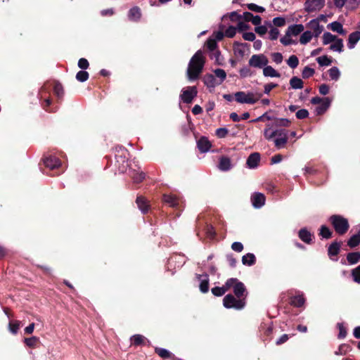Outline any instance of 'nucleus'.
Returning a JSON list of instances; mask_svg holds the SVG:
<instances>
[{
    "label": "nucleus",
    "mask_w": 360,
    "mask_h": 360,
    "mask_svg": "<svg viewBox=\"0 0 360 360\" xmlns=\"http://www.w3.org/2000/svg\"><path fill=\"white\" fill-rule=\"evenodd\" d=\"M205 60L201 51H198L191 58L187 69L189 80L196 79L202 71Z\"/></svg>",
    "instance_id": "obj_1"
},
{
    "label": "nucleus",
    "mask_w": 360,
    "mask_h": 360,
    "mask_svg": "<svg viewBox=\"0 0 360 360\" xmlns=\"http://www.w3.org/2000/svg\"><path fill=\"white\" fill-rule=\"evenodd\" d=\"M262 96L263 94L258 91H238L234 94L235 100L242 104H255Z\"/></svg>",
    "instance_id": "obj_2"
},
{
    "label": "nucleus",
    "mask_w": 360,
    "mask_h": 360,
    "mask_svg": "<svg viewBox=\"0 0 360 360\" xmlns=\"http://www.w3.org/2000/svg\"><path fill=\"white\" fill-rule=\"evenodd\" d=\"M226 287L229 288V290L232 288L236 297L246 300L247 290L245 285L238 279L235 278L228 279L226 281Z\"/></svg>",
    "instance_id": "obj_3"
},
{
    "label": "nucleus",
    "mask_w": 360,
    "mask_h": 360,
    "mask_svg": "<svg viewBox=\"0 0 360 360\" xmlns=\"http://www.w3.org/2000/svg\"><path fill=\"white\" fill-rule=\"evenodd\" d=\"M223 305L226 309L241 310L245 307L246 300L245 298H240L232 294H228L223 299Z\"/></svg>",
    "instance_id": "obj_4"
},
{
    "label": "nucleus",
    "mask_w": 360,
    "mask_h": 360,
    "mask_svg": "<svg viewBox=\"0 0 360 360\" xmlns=\"http://www.w3.org/2000/svg\"><path fill=\"white\" fill-rule=\"evenodd\" d=\"M330 221L335 231L340 235L345 234L349 229V225L347 219L340 215H332L330 217Z\"/></svg>",
    "instance_id": "obj_5"
},
{
    "label": "nucleus",
    "mask_w": 360,
    "mask_h": 360,
    "mask_svg": "<svg viewBox=\"0 0 360 360\" xmlns=\"http://www.w3.org/2000/svg\"><path fill=\"white\" fill-rule=\"evenodd\" d=\"M269 63V60L264 54H255L252 55L249 61L248 64L250 67L255 68H264Z\"/></svg>",
    "instance_id": "obj_6"
},
{
    "label": "nucleus",
    "mask_w": 360,
    "mask_h": 360,
    "mask_svg": "<svg viewBox=\"0 0 360 360\" xmlns=\"http://www.w3.org/2000/svg\"><path fill=\"white\" fill-rule=\"evenodd\" d=\"M288 140L287 131L285 129H276L274 136V145L277 149L285 148Z\"/></svg>",
    "instance_id": "obj_7"
},
{
    "label": "nucleus",
    "mask_w": 360,
    "mask_h": 360,
    "mask_svg": "<svg viewBox=\"0 0 360 360\" xmlns=\"http://www.w3.org/2000/svg\"><path fill=\"white\" fill-rule=\"evenodd\" d=\"M326 0H307L304 3V10L307 13L316 12L325 6Z\"/></svg>",
    "instance_id": "obj_8"
},
{
    "label": "nucleus",
    "mask_w": 360,
    "mask_h": 360,
    "mask_svg": "<svg viewBox=\"0 0 360 360\" xmlns=\"http://www.w3.org/2000/svg\"><path fill=\"white\" fill-rule=\"evenodd\" d=\"M196 95V88L195 86H189L186 89L182 91L180 97L184 103H190Z\"/></svg>",
    "instance_id": "obj_9"
},
{
    "label": "nucleus",
    "mask_w": 360,
    "mask_h": 360,
    "mask_svg": "<svg viewBox=\"0 0 360 360\" xmlns=\"http://www.w3.org/2000/svg\"><path fill=\"white\" fill-rule=\"evenodd\" d=\"M251 202L254 207L260 208L265 203V196L261 193H255L251 197Z\"/></svg>",
    "instance_id": "obj_10"
},
{
    "label": "nucleus",
    "mask_w": 360,
    "mask_h": 360,
    "mask_svg": "<svg viewBox=\"0 0 360 360\" xmlns=\"http://www.w3.org/2000/svg\"><path fill=\"white\" fill-rule=\"evenodd\" d=\"M260 161V155L258 153H252L247 160L246 164L250 169H255L257 167Z\"/></svg>",
    "instance_id": "obj_11"
},
{
    "label": "nucleus",
    "mask_w": 360,
    "mask_h": 360,
    "mask_svg": "<svg viewBox=\"0 0 360 360\" xmlns=\"http://www.w3.org/2000/svg\"><path fill=\"white\" fill-rule=\"evenodd\" d=\"M360 40V32L356 31L351 33L348 37L347 46L349 49L355 47L357 42Z\"/></svg>",
    "instance_id": "obj_12"
},
{
    "label": "nucleus",
    "mask_w": 360,
    "mask_h": 360,
    "mask_svg": "<svg viewBox=\"0 0 360 360\" xmlns=\"http://www.w3.org/2000/svg\"><path fill=\"white\" fill-rule=\"evenodd\" d=\"M197 146L200 152L206 153L210 150L212 145L209 140L203 136L198 141Z\"/></svg>",
    "instance_id": "obj_13"
},
{
    "label": "nucleus",
    "mask_w": 360,
    "mask_h": 360,
    "mask_svg": "<svg viewBox=\"0 0 360 360\" xmlns=\"http://www.w3.org/2000/svg\"><path fill=\"white\" fill-rule=\"evenodd\" d=\"M203 82L208 88H214L216 86L220 84V82H218L217 79L212 74L205 75L203 78Z\"/></svg>",
    "instance_id": "obj_14"
},
{
    "label": "nucleus",
    "mask_w": 360,
    "mask_h": 360,
    "mask_svg": "<svg viewBox=\"0 0 360 360\" xmlns=\"http://www.w3.org/2000/svg\"><path fill=\"white\" fill-rule=\"evenodd\" d=\"M198 278L200 280V290L202 292L205 293L209 290V278L207 274L197 275Z\"/></svg>",
    "instance_id": "obj_15"
},
{
    "label": "nucleus",
    "mask_w": 360,
    "mask_h": 360,
    "mask_svg": "<svg viewBox=\"0 0 360 360\" xmlns=\"http://www.w3.org/2000/svg\"><path fill=\"white\" fill-rule=\"evenodd\" d=\"M327 27L328 29L331 30L333 32H338V34L343 35V36L347 34V32L343 28L342 25L338 21H334V22L328 24Z\"/></svg>",
    "instance_id": "obj_16"
},
{
    "label": "nucleus",
    "mask_w": 360,
    "mask_h": 360,
    "mask_svg": "<svg viewBox=\"0 0 360 360\" xmlns=\"http://www.w3.org/2000/svg\"><path fill=\"white\" fill-rule=\"evenodd\" d=\"M44 165L46 167L53 169L60 165V161L56 157L50 156L44 160Z\"/></svg>",
    "instance_id": "obj_17"
},
{
    "label": "nucleus",
    "mask_w": 360,
    "mask_h": 360,
    "mask_svg": "<svg viewBox=\"0 0 360 360\" xmlns=\"http://www.w3.org/2000/svg\"><path fill=\"white\" fill-rule=\"evenodd\" d=\"M136 202L138 207L142 212V213H146L148 211L149 204L147 200L143 196H138L136 198Z\"/></svg>",
    "instance_id": "obj_18"
},
{
    "label": "nucleus",
    "mask_w": 360,
    "mask_h": 360,
    "mask_svg": "<svg viewBox=\"0 0 360 360\" xmlns=\"http://www.w3.org/2000/svg\"><path fill=\"white\" fill-rule=\"evenodd\" d=\"M307 26L314 31V36L318 37L323 30V27L320 25L319 21L316 19L311 20L307 24Z\"/></svg>",
    "instance_id": "obj_19"
},
{
    "label": "nucleus",
    "mask_w": 360,
    "mask_h": 360,
    "mask_svg": "<svg viewBox=\"0 0 360 360\" xmlns=\"http://www.w3.org/2000/svg\"><path fill=\"white\" fill-rule=\"evenodd\" d=\"M141 17V10L138 6H134L129 9L128 12V18L131 21H138Z\"/></svg>",
    "instance_id": "obj_20"
},
{
    "label": "nucleus",
    "mask_w": 360,
    "mask_h": 360,
    "mask_svg": "<svg viewBox=\"0 0 360 360\" xmlns=\"http://www.w3.org/2000/svg\"><path fill=\"white\" fill-rule=\"evenodd\" d=\"M304 30V27L302 24H296L292 25L288 27L287 32L288 34H290L291 36H297L301 32H302Z\"/></svg>",
    "instance_id": "obj_21"
},
{
    "label": "nucleus",
    "mask_w": 360,
    "mask_h": 360,
    "mask_svg": "<svg viewBox=\"0 0 360 360\" xmlns=\"http://www.w3.org/2000/svg\"><path fill=\"white\" fill-rule=\"evenodd\" d=\"M343 40L340 38H337L330 46V49L333 51L341 53L343 51Z\"/></svg>",
    "instance_id": "obj_22"
},
{
    "label": "nucleus",
    "mask_w": 360,
    "mask_h": 360,
    "mask_svg": "<svg viewBox=\"0 0 360 360\" xmlns=\"http://www.w3.org/2000/svg\"><path fill=\"white\" fill-rule=\"evenodd\" d=\"M163 200L172 207H176L179 203V199L170 194H165L163 195Z\"/></svg>",
    "instance_id": "obj_23"
},
{
    "label": "nucleus",
    "mask_w": 360,
    "mask_h": 360,
    "mask_svg": "<svg viewBox=\"0 0 360 360\" xmlns=\"http://www.w3.org/2000/svg\"><path fill=\"white\" fill-rule=\"evenodd\" d=\"M263 75L265 77H280L281 75L271 66L267 65L263 68Z\"/></svg>",
    "instance_id": "obj_24"
},
{
    "label": "nucleus",
    "mask_w": 360,
    "mask_h": 360,
    "mask_svg": "<svg viewBox=\"0 0 360 360\" xmlns=\"http://www.w3.org/2000/svg\"><path fill=\"white\" fill-rule=\"evenodd\" d=\"M219 169L222 171H228L231 168V163L230 158L227 157H222L220 158L219 164Z\"/></svg>",
    "instance_id": "obj_25"
},
{
    "label": "nucleus",
    "mask_w": 360,
    "mask_h": 360,
    "mask_svg": "<svg viewBox=\"0 0 360 360\" xmlns=\"http://www.w3.org/2000/svg\"><path fill=\"white\" fill-rule=\"evenodd\" d=\"M330 105V100L329 98H324L323 103H321L320 105L316 107V112L318 115H321L326 111Z\"/></svg>",
    "instance_id": "obj_26"
},
{
    "label": "nucleus",
    "mask_w": 360,
    "mask_h": 360,
    "mask_svg": "<svg viewBox=\"0 0 360 360\" xmlns=\"http://www.w3.org/2000/svg\"><path fill=\"white\" fill-rule=\"evenodd\" d=\"M255 256L252 253H248L242 257V263L246 266H252L255 264Z\"/></svg>",
    "instance_id": "obj_27"
},
{
    "label": "nucleus",
    "mask_w": 360,
    "mask_h": 360,
    "mask_svg": "<svg viewBox=\"0 0 360 360\" xmlns=\"http://www.w3.org/2000/svg\"><path fill=\"white\" fill-rule=\"evenodd\" d=\"M290 85L293 89H301L303 88V82L297 77H292L290 79Z\"/></svg>",
    "instance_id": "obj_28"
},
{
    "label": "nucleus",
    "mask_w": 360,
    "mask_h": 360,
    "mask_svg": "<svg viewBox=\"0 0 360 360\" xmlns=\"http://www.w3.org/2000/svg\"><path fill=\"white\" fill-rule=\"evenodd\" d=\"M299 237L306 243H309L311 241V234L306 229H302L299 231Z\"/></svg>",
    "instance_id": "obj_29"
},
{
    "label": "nucleus",
    "mask_w": 360,
    "mask_h": 360,
    "mask_svg": "<svg viewBox=\"0 0 360 360\" xmlns=\"http://www.w3.org/2000/svg\"><path fill=\"white\" fill-rule=\"evenodd\" d=\"M347 259L350 264H356L360 261V252H354L348 253L347 255Z\"/></svg>",
    "instance_id": "obj_30"
},
{
    "label": "nucleus",
    "mask_w": 360,
    "mask_h": 360,
    "mask_svg": "<svg viewBox=\"0 0 360 360\" xmlns=\"http://www.w3.org/2000/svg\"><path fill=\"white\" fill-rule=\"evenodd\" d=\"M360 244V230L356 234L353 235L348 240L347 245L353 248Z\"/></svg>",
    "instance_id": "obj_31"
},
{
    "label": "nucleus",
    "mask_w": 360,
    "mask_h": 360,
    "mask_svg": "<svg viewBox=\"0 0 360 360\" xmlns=\"http://www.w3.org/2000/svg\"><path fill=\"white\" fill-rule=\"evenodd\" d=\"M131 340L132 342V344L138 346L141 345H144L146 341L149 342L148 340H146V338L141 335H134L131 338Z\"/></svg>",
    "instance_id": "obj_32"
},
{
    "label": "nucleus",
    "mask_w": 360,
    "mask_h": 360,
    "mask_svg": "<svg viewBox=\"0 0 360 360\" xmlns=\"http://www.w3.org/2000/svg\"><path fill=\"white\" fill-rule=\"evenodd\" d=\"M304 302L305 300L303 295H298L292 297L290 303L295 307H300L304 304Z\"/></svg>",
    "instance_id": "obj_33"
},
{
    "label": "nucleus",
    "mask_w": 360,
    "mask_h": 360,
    "mask_svg": "<svg viewBox=\"0 0 360 360\" xmlns=\"http://www.w3.org/2000/svg\"><path fill=\"white\" fill-rule=\"evenodd\" d=\"M337 38V36L332 34L330 32H326L322 37L323 44L324 45L332 44Z\"/></svg>",
    "instance_id": "obj_34"
},
{
    "label": "nucleus",
    "mask_w": 360,
    "mask_h": 360,
    "mask_svg": "<svg viewBox=\"0 0 360 360\" xmlns=\"http://www.w3.org/2000/svg\"><path fill=\"white\" fill-rule=\"evenodd\" d=\"M276 133V129L272 130L270 124H267L266 127L264 130V136L267 140H271L274 138Z\"/></svg>",
    "instance_id": "obj_35"
},
{
    "label": "nucleus",
    "mask_w": 360,
    "mask_h": 360,
    "mask_svg": "<svg viewBox=\"0 0 360 360\" xmlns=\"http://www.w3.org/2000/svg\"><path fill=\"white\" fill-rule=\"evenodd\" d=\"M313 34L311 31H305L300 36V42L302 44H306L311 40Z\"/></svg>",
    "instance_id": "obj_36"
},
{
    "label": "nucleus",
    "mask_w": 360,
    "mask_h": 360,
    "mask_svg": "<svg viewBox=\"0 0 360 360\" xmlns=\"http://www.w3.org/2000/svg\"><path fill=\"white\" fill-rule=\"evenodd\" d=\"M340 245L338 243H333L328 248V255L330 257L336 256L340 251Z\"/></svg>",
    "instance_id": "obj_37"
},
{
    "label": "nucleus",
    "mask_w": 360,
    "mask_h": 360,
    "mask_svg": "<svg viewBox=\"0 0 360 360\" xmlns=\"http://www.w3.org/2000/svg\"><path fill=\"white\" fill-rule=\"evenodd\" d=\"M229 290V288L226 287V283L222 287H214L212 289V292L215 296H221Z\"/></svg>",
    "instance_id": "obj_38"
},
{
    "label": "nucleus",
    "mask_w": 360,
    "mask_h": 360,
    "mask_svg": "<svg viewBox=\"0 0 360 360\" xmlns=\"http://www.w3.org/2000/svg\"><path fill=\"white\" fill-rule=\"evenodd\" d=\"M328 74L332 80L337 81L340 76V72L337 67H333L328 70Z\"/></svg>",
    "instance_id": "obj_39"
},
{
    "label": "nucleus",
    "mask_w": 360,
    "mask_h": 360,
    "mask_svg": "<svg viewBox=\"0 0 360 360\" xmlns=\"http://www.w3.org/2000/svg\"><path fill=\"white\" fill-rule=\"evenodd\" d=\"M287 64L292 69L296 68L299 65V59L295 55H292L287 60Z\"/></svg>",
    "instance_id": "obj_40"
},
{
    "label": "nucleus",
    "mask_w": 360,
    "mask_h": 360,
    "mask_svg": "<svg viewBox=\"0 0 360 360\" xmlns=\"http://www.w3.org/2000/svg\"><path fill=\"white\" fill-rule=\"evenodd\" d=\"M214 72L215 76L218 78L217 79L218 82H220L221 84L226 77V72L222 69H216Z\"/></svg>",
    "instance_id": "obj_41"
},
{
    "label": "nucleus",
    "mask_w": 360,
    "mask_h": 360,
    "mask_svg": "<svg viewBox=\"0 0 360 360\" xmlns=\"http://www.w3.org/2000/svg\"><path fill=\"white\" fill-rule=\"evenodd\" d=\"M316 61L321 66H328L330 65L332 63V60L327 56L318 57L316 58Z\"/></svg>",
    "instance_id": "obj_42"
},
{
    "label": "nucleus",
    "mask_w": 360,
    "mask_h": 360,
    "mask_svg": "<svg viewBox=\"0 0 360 360\" xmlns=\"http://www.w3.org/2000/svg\"><path fill=\"white\" fill-rule=\"evenodd\" d=\"M39 341V338L36 336H32L31 338H25L24 342L26 345L29 347H34L37 343Z\"/></svg>",
    "instance_id": "obj_43"
},
{
    "label": "nucleus",
    "mask_w": 360,
    "mask_h": 360,
    "mask_svg": "<svg viewBox=\"0 0 360 360\" xmlns=\"http://www.w3.org/2000/svg\"><path fill=\"white\" fill-rule=\"evenodd\" d=\"M314 72L315 71L313 68L306 66L302 72V76L304 79H307L312 77Z\"/></svg>",
    "instance_id": "obj_44"
},
{
    "label": "nucleus",
    "mask_w": 360,
    "mask_h": 360,
    "mask_svg": "<svg viewBox=\"0 0 360 360\" xmlns=\"http://www.w3.org/2000/svg\"><path fill=\"white\" fill-rule=\"evenodd\" d=\"M320 235L324 238H330L332 236V231L327 226H321Z\"/></svg>",
    "instance_id": "obj_45"
},
{
    "label": "nucleus",
    "mask_w": 360,
    "mask_h": 360,
    "mask_svg": "<svg viewBox=\"0 0 360 360\" xmlns=\"http://www.w3.org/2000/svg\"><path fill=\"white\" fill-rule=\"evenodd\" d=\"M89 78V73L86 71L80 70L76 75V79L81 82L86 81Z\"/></svg>",
    "instance_id": "obj_46"
},
{
    "label": "nucleus",
    "mask_w": 360,
    "mask_h": 360,
    "mask_svg": "<svg viewBox=\"0 0 360 360\" xmlns=\"http://www.w3.org/2000/svg\"><path fill=\"white\" fill-rule=\"evenodd\" d=\"M206 46L210 51H216L217 46L216 39H213L212 37L209 38L207 41Z\"/></svg>",
    "instance_id": "obj_47"
},
{
    "label": "nucleus",
    "mask_w": 360,
    "mask_h": 360,
    "mask_svg": "<svg viewBox=\"0 0 360 360\" xmlns=\"http://www.w3.org/2000/svg\"><path fill=\"white\" fill-rule=\"evenodd\" d=\"M155 350L162 358H169L170 356V352L165 349L156 347Z\"/></svg>",
    "instance_id": "obj_48"
},
{
    "label": "nucleus",
    "mask_w": 360,
    "mask_h": 360,
    "mask_svg": "<svg viewBox=\"0 0 360 360\" xmlns=\"http://www.w3.org/2000/svg\"><path fill=\"white\" fill-rule=\"evenodd\" d=\"M210 58L211 59H214L216 63L219 65L221 64V54L219 50L211 51Z\"/></svg>",
    "instance_id": "obj_49"
},
{
    "label": "nucleus",
    "mask_w": 360,
    "mask_h": 360,
    "mask_svg": "<svg viewBox=\"0 0 360 360\" xmlns=\"http://www.w3.org/2000/svg\"><path fill=\"white\" fill-rule=\"evenodd\" d=\"M352 276L356 283H360V265L352 270Z\"/></svg>",
    "instance_id": "obj_50"
},
{
    "label": "nucleus",
    "mask_w": 360,
    "mask_h": 360,
    "mask_svg": "<svg viewBox=\"0 0 360 360\" xmlns=\"http://www.w3.org/2000/svg\"><path fill=\"white\" fill-rule=\"evenodd\" d=\"M290 37H291V35L290 34H288V32L286 31L285 35L283 37H282L280 41L285 46H288V45L294 44L295 42L290 38Z\"/></svg>",
    "instance_id": "obj_51"
},
{
    "label": "nucleus",
    "mask_w": 360,
    "mask_h": 360,
    "mask_svg": "<svg viewBox=\"0 0 360 360\" xmlns=\"http://www.w3.org/2000/svg\"><path fill=\"white\" fill-rule=\"evenodd\" d=\"M20 328V322L16 321L9 323V330L13 334H16Z\"/></svg>",
    "instance_id": "obj_52"
},
{
    "label": "nucleus",
    "mask_w": 360,
    "mask_h": 360,
    "mask_svg": "<svg viewBox=\"0 0 360 360\" xmlns=\"http://www.w3.org/2000/svg\"><path fill=\"white\" fill-rule=\"evenodd\" d=\"M248 8L250 10L257 13H263L265 11V8L264 7L258 6L255 4H249L248 5Z\"/></svg>",
    "instance_id": "obj_53"
},
{
    "label": "nucleus",
    "mask_w": 360,
    "mask_h": 360,
    "mask_svg": "<svg viewBox=\"0 0 360 360\" xmlns=\"http://www.w3.org/2000/svg\"><path fill=\"white\" fill-rule=\"evenodd\" d=\"M273 23L277 27H283L285 25V19L282 17H276L273 19Z\"/></svg>",
    "instance_id": "obj_54"
},
{
    "label": "nucleus",
    "mask_w": 360,
    "mask_h": 360,
    "mask_svg": "<svg viewBox=\"0 0 360 360\" xmlns=\"http://www.w3.org/2000/svg\"><path fill=\"white\" fill-rule=\"evenodd\" d=\"M269 39L271 40H276L278 39L279 35V30L277 28H271L269 33Z\"/></svg>",
    "instance_id": "obj_55"
},
{
    "label": "nucleus",
    "mask_w": 360,
    "mask_h": 360,
    "mask_svg": "<svg viewBox=\"0 0 360 360\" xmlns=\"http://www.w3.org/2000/svg\"><path fill=\"white\" fill-rule=\"evenodd\" d=\"M231 249L237 252H240L243 250V245L240 242H234L231 245Z\"/></svg>",
    "instance_id": "obj_56"
},
{
    "label": "nucleus",
    "mask_w": 360,
    "mask_h": 360,
    "mask_svg": "<svg viewBox=\"0 0 360 360\" xmlns=\"http://www.w3.org/2000/svg\"><path fill=\"white\" fill-rule=\"evenodd\" d=\"M54 93L57 95L58 97H60L63 94V86L60 84L57 83L54 85L53 87Z\"/></svg>",
    "instance_id": "obj_57"
},
{
    "label": "nucleus",
    "mask_w": 360,
    "mask_h": 360,
    "mask_svg": "<svg viewBox=\"0 0 360 360\" xmlns=\"http://www.w3.org/2000/svg\"><path fill=\"white\" fill-rule=\"evenodd\" d=\"M273 60L276 64H281L283 61V57L281 53H274L271 55Z\"/></svg>",
    "instance_id": "obj_58"
},
{
    "label": "nucleus",
    "mask_w": 360,
    "mask_h": 360,
    "mask_svg": "<svg viewBox=\"0 0 360 360\" xmlns=\"http://www.w3.org/2000/svg\"><path fill=\"white\" fill-rule=\"evenodd\" d=\"M135 183H140L145 179V174L143 172L136 173L132 176Z\"/></svg>",
    "instance_id": "obj_59"
},
{
    "label": "nucleus",
    "mask_w": 360,
    "mask_h": 360,
    "mask_svg": "<svg viewBox=\"0 0 360 360\" xmlns=\"http://www.w3.org/2000/svg\"><path fill=\"white\" fill-rule=\"evenodd\" d=\"M308 115H309V112L305 109L300 110L296 112V117L297 119H300V120L304 119V118L307 117Z\"/></svg>",
    "instance_id": "obj_60"
},
{
    "label": "nucleus",
    "mask_w": 360,
    "mask_h": 360,
    "mask_svg": "<svg viewBox=\"0 0 360 360\" xmlns=\"http://www.w3.org/2000/svg\"><path fill=\"white\" fill-rule=\"evenodd\" d=\"M236 34V28L231 26L228 27L225 32V35L228 37L232 38Z\"/></svg>",
    "instance_id": "obj_61"
},
{
    "label": "nucleus",
    "mask_w": 360,
    "mask_h": 360,
    "mask_svg": "<svg viewBox=\"0 0 360 360\" xmlns=\"http://www.w3.org/2000/svg\"><path fill=\"white\" fill-rule=\"evenodd\" d=\"M228 129L226 128H219L216 130V135L219 138H224L228 134Z\"/></svg>",
    "instance_id": "obj_62"
},
{
    "label": "nucleus",
    "mask_w": 360,
    "mask_h": 360,
    "mask_svg": "<svg viewBox=\"0 0 360 360\" xmlns=\"http://www.w3.org/2000/svg\"><path fill=\"white\" fill-rule=\"evenodd\" d=\"M89 62L85 58H80L78 61V66L82 70L87 69L89 68Z\"/></svg>",
    "instance_id": "obj_63"
},
{
    "label": "nucleus",
    "mask_w": 360,
    "mask_h": 360,
    "mask_svg": "<svg viewBox=\"0 0 360 360\" xmlns=\"http://www.w3.org/2000/svg\"><path fill=\"white\" fill-rule=\"evenodd\" d=\"M243 38L246 41H253L255 39V34L253 32H245L243 34Z\"/></svg>",
    "instance_id": "obj_64"
}]
</instances>
